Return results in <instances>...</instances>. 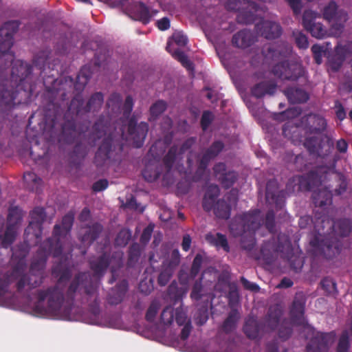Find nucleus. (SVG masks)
I'll return each instance as SVG.
<instances>
[{"label": "nucleus", "instance_id": "nucleus-21", "mask_svg": "<svg viewBox=\"0 0 352 352\" xmlns=\"http://www.w3.org/2000/svg\"><path fill=\"white\" fill-rule=\"evenodd\" d=\"M74 212H69L63 217L61 226L58 224L54 226L51 237L53 239L54 242L58 241L63 245L61 239L65 238L69 233L74 223Z\"/></svg>", "mask_w": 352, "mask_h": 352}, {"label": "nucleus", "instance_id": "nucleus-60", "mask_svg": "<svg viewBox=\"0 0 352 352\" xmlns=\"http://www.w3.org/2000/svg\"><path fill=\"white\" fill-rule=\"evenodd\" d=\"M224 144L221 141H215L206 151V153L208 154L212 158L217 157L219 153L223 149Z\"/></svg>", "mask_w": 352, "mask_h": 352}, {"label": "nucleus", "instance_id": "nucleus-42", "mask_svg": "<svg viewBox=\"0 0 352 352\" xmlns=\"http://www.w3.org/2000/svg\"><path fill=\"white\" fill-rule=\"evenodd\" d=\"M142 249L140 244L134 243L131 244L128 251L127 266L129 267H134L138 262Z\"/></svg>", "mask_w": 352, "mask_h": 352}, {"label": "nucleus", "instance_id": "nucleus-13", "mask_svg": "<svg viewBox=\"0 0 352 352\" xmlns=\"http://www.w3.org/2000/svg\"><path fill=\"white\" fill-rule=\"evenodd\" d=\"M322 16L326 21L333 23L332 30L340 34L342 32L344 24L349 19L347 12L343 9H339L334 1H331L324 7Z\"/></svg>", "mask_w": 352, "mask_h": 352}, {"label": "nucleus", "instance_id": "nucleus-62", "mask_svg": "<svg viewBox=\"0 0 352 352\" xmlns=\"http://www.w3.org/2000/svg\"><path fill=\"white\" fill-rule=\"evenodd\" d=\"M265 226L270 232H272L274 230L275 227V214L274 210H268L266 213Z\"/></svg>", "mask_w": 352, "mask_h": 352}, {"label": "nucleus", "instance_id": "nucleus-20", "mask_svg": "<svg viewBox=\"0 0 352 352\" xmlns=\"http://www.w3.org/2000/svg\"><path fill=\"white\" fill-rule=\"evenodd\" d=\"M213 170L215 177L226 189L231 188L236 182L238 177V174L236 171H227L226 164L222 162L215 164Z\"/></svg>", "mask_w": 352, "mask_h": 352}, {"label": "nucleus", "instance_id": "nucleus-17", "mask_svg": "<svg viewBox=\"0 0 352 352\" xmlns=\"http://www.w3.org/2000/svg\"><path fill=\"white\" fill-rule=\"evenodd\" d=\"M333 332H317L306 346L305 352H328L329 344L333 341Z\"/></svg>", "mask_w": 352, "mask_h": 352}, {"label": "nucleus", "instance_id": "nucleus-27", "mask_svg": "<svg viewBox=\"0 0 352 352\" xmlns=\"http://www.w3.org/2000/svg\"><path fill=\"white\" fill-rule=\"evenodd\" d=\"M128 290V282L122 280L112 288L107 296V302L112 305L120 304L124 299Z\"/></svg>", "mask_w": 352, "mask_h": 352}, {"label": "nucleus", "instance_id": "nucleus-26", "mask_svg": "<svg viewBox=\"0 0 352 352\" xmlns=\"http://www.w3.org/2000/svg\"><path fill=\"white\" fill-rule=\"evenodd\" d=\"M277 89L276 83L273 80L262 81L254 85L251 89L252 95L256 98H261L266 95L272 96Z\"/></svg>", "mask_w": 352, "mask_h": 352}, {"label": "nucleus", "instance_id": "nucleus-7", "mask_svg": "<svg viewBox=\"0 0 352 352\" xmlns=\"http://www.w3.org/2000/svg\"><path fill=\"white\" fill-rule=\"evenodd\" d=\"M301 124L302 126L292 122L285 123L282 129L283 135L293 142H302V128L307 134H321L326 130L327 123L324 117L310 113L302 118Z\"/></svg>", "mask_w": 352, "mask_h": 352}, {"label": "nucleus", "instance_id": "nucleus-28", "mask_svg": "<svg viewBox=\"0 0 352 352\" xmlns=\"http://www.w3.org/2000/svg\"><path fill=\"white\" fill-rule=\"evenodd\" d=\"M255 42L254 33L243 29L234 34L232 38V45L239 48H247Z\"/></svg>", "mask_w": 352, "mask_h": 352}, {"label": "nucleus", "instance_id": "nucleus-34", "mask_svg": "<svg viewBox=\"0 0 352 352\" xmlns=\"http://www.w3.org/2000/svg\"><path fill=\"white\" fill-rule=\"evenodd\" d=\"M259 6L256 3V8L253 9L247 8V5H244L241 10L238 12L236 20L238 23L243 24H252L254 23L257 19V14L256 12L258 10Z\"/></svg>", "mask_w": 352, "mask_h": 352}, {"label": "nucleus", "instance_id": "nucleus-41", "mask_svg": "<svg viewBox=\"0 0 352 352\" xmlns=\"http://www.w3.org/2000/svg\"><path fill=\"white\" fill-rule=\"evenodd\" d=\"M244 5H247L248 8H256V3L250 0H227L225 3V8L227 10L238 12Z\"/></svg>", "mask_w": 352, "mask_h": 352}, {"label": "nucleus", "instance_id": "nucleus-9", "mask_svg": "<svg viewBox=\"0 0 352 352\" xmlns=\"http://www.w3.org/2000/svg\"><path fill=\"white\" fill-rule=\"evenodd\" d=\"M25 268L22 263H18L13 267L11 272L5 273L0 278V300H1L8 291L9 285L14 280H16V287L18 292H22L28 286L30 289H34L41 285V280L31 281L30 276L25 274Z\"/></svg>", "mask_w": 352, "mask_h": 352}, {"label": "nucleus", "instance_id": "nucleus-52", "mask_svg": "<svg viewBox=\"0 0 352 352\" xmlns=\"http://www.w3.org/2000/svg\"><path fill=\"white\" fill-rule=\"evenodd\" d=\"M306 30L309 32L312 36L317 38H323L327 34V30L320 23H315L310 26V28H308Z\"/></svg>", "mask_w": 352, "mask_h": 352}, {"label": "nucleus", "instance_id": "nucleus-45", "mask_svg": "<svg viewBox=\"0 0 352 352\" xmlns=\"http://www.w3.org/2000/svg\"><path fill=\"white\" fill-rule=\"evenodd\" d=\"M177 146L173 145L169 148L167 153L164 157L163 163L168 172L170 171L173 167L175 162L177 159Z\"/></svg>", "mask_w": 352, "mask_h": 352}, {"label": "nucleus", "instance_id": "nucleus-31", "mask_svg": "<svg viewBox=\"0 0 352 352\" xmlns=\"http://www.w3.org/2000/svg\"><path fill=\"white\" fill-rule=\"evenodd\" d=\"M154 144H151L150 148L143 160L144 167L142 170V175L145 181L148 182H154V153L153 148Z\"/></svg>", "mask_w": 352, "mask_h": 352}, {"label": "nucleus", "instance_id": "nucleus-1", "mask_svg": "<svg viewBox=\"0 0 352 352\" xmlns=\"http://www.w3.org/2000/svg\"><path fill=\"white\" fill-rule=\"evenodd\" d=\"M51 54V50L46 48L39 51L33 59V64L40 70L45 87L43 120L52 129L58 125L62 140L70 143L74 142L78 133L76 117L98 112L104 102V96L102 92H96L85 104L81 94L91 77L92 72L89 66H83L75 80L70 76L55 78L54 74L46 76L47 65L49 69L54 71L50 65Z\"/></svg>", "mask_w": 352, "mask_h": 352}, {"label": "nucleus", "instance_id": "nucleus-58", "mask_svg": "<svg viewBox=\"0 0 352 352\" xmlns=\"http://www.w3.org/2000/svg\"><path fill=\"white\" fill-rule=\"evenodd\" d=\"M350 348L349 338L347 333H343L338 340L336 352H349Z\"/></svg>", "mask_w": 352, "mask_h": 352}, {"label": "nucleus", "instance_id": "nucleus-4", "mask_svg": "<svg viewBox=\"0 0 352 352\" xmlns=\"http://www.w3.org/2000/svg\"><path fill=\"white\" fill-rule=\"evenodd\" d=\"M45 122V130L48 131L50 133V137L53 139H57L58 142H63L66 144L68 142L62 140L61 129L57 125L56 129H52L47 125ZM78 133L75 137L74 142H70L72 144L80 138H83L82 142L80 140L76 142L74 146L73 153L74 155L80 158H85L89 151V148L96 146V142L102 137L106 135L101 144L99 145L94 158V163L98 168H102L109 165L111 162V159L113 154V149L117 146L120 147V150L123 149V140H124V126L123 125L119 127L117 131V127H114V131H111V126L110 124V119L108 116H100L91 126V131L87 135H85V131L78 129Z\"/></svg>", "mask_w": 352, "mask_h": 352}, {"label": "nucleus", "instance_id": "nucleus-16", "mask_svg": "<svg viewBox=\"0 0 352 352\" xmlns=\"http://www.w3.org/2000/svg\"><path fill=\"white\" fill-rule=\"evenodd\" d=\"M276 251L282 253L281 256L289 263L290 267L296 272L301 270L304 265L303 258L300 254H294L292 245L289 239L285 240L283 244L278 243Z\"/></svg>", "mask_w": 352, "mask_h": 352}, {"label": "nucleus", "instance_id": "nucleus-5", "mask_svg": "<svg viewBox=\"0 0 352 352\" xmlns=\"http://www.w3.org/2000/svg\"><path fill=\"white\" fill-rule=\"evenodd\" d=\"M328 168L325 166H318L309 171L306 175H295L287 183V189L289 192L298 191H312L311 198L316 207H322L332 202L333 193L327 188L315 190L320 186L326 177Z\"/></svg>", "mask_w": 352, "mask_h": 352}, {"label": "nucleus", "instance_id": "nucleus-47", "mask_svg": "<svg viewBox=\"0 0 352 352\" xmlns=\"http://www.w3.org/2000/svg\"><path fill=\"white\" fill-rule=\"evenodd\" d=\"M304 146L310 154L319 155L320 142L318 138L316 136L306 138L304 140Z\"/></svg>", "mask_w": 352, "mask_h": 352}, {"label": "nucleus", "instance_id": "nucleus-6", "mask_svg": "<svg viewBox=\"0 0 352 352\" xmlns=\"http://www.w3.org/2000/svg\"><path fill=\"white\" fill-rule=\"evenodd\" d=\"M261 224V212L254 210L236 215L230 222L229 229L234 236L241 237V248L251 251L256 245L255 232Z\"/></svg>", "mask_w": 352, "mask_h": 352}, {"label": "nucleus", "instance_id": "nucleus-10", "mask_svg": "<svg viewBox=\"0 0 352 352\" xmlns=\"http://www.w3.org/2000/svg\"><path fill=\"white\" fill-rule=\"evenodd\" d=\"M310 252L314 256H322L331 259L338 256L342 250V243L336 238L316 235L309 242Z\"/></svg>", "mask_w": 352, "mask_h": 352}, {"label": "nucleus", "instance_id": "nucleus-40", "mask_svg": "<svg viewBox=\"0 0 352 352\" xmlns=\"http://www.w3.org/2000/svg\"><path fill=\"white\" fill-rule=\"evenodd\" d=\"M131 14H134L136 19L146 23L149 21V12L146 5L142 2L135 3L130 9Z\"/></svg>", "mask_w": 352, "mask_h": 352}, {"label": "nucleus", "instance_id": "nucleus-63", "mask_svg": "<svg viewBox=\"0 0 352 352\" xmlns=\"http://www.w3.org/2000/svg\"><path fill=\"white\" fill-rule=\"evenodd\" d=\"M213 120V116L209 111H204L201 118V126L204 131L206 130Z\"/></svg>", "mask_w": 352, "mask_h": 352}, {"label": "nucleus", "instance_id": "nucleus-12", "mask_svg": "<svg viewBox=\"0 0 352 352\" xmlns=\"http://www.w3.org/2000/svg\"><path fill=\"white\" fill-rule=\"evenodd\" d=\"M123 255L122 252H115L112 254L111 256L107 252H104L100 256L89 260L90 268L94 272L95 276H102L110 264H112V271L115 268L121 267L123 265Z\"/></svg>", "mask_w": 352, "mask_h": 352}, {"label": "nucleus", "instance_id": "nucleus-59", "mask_svg": "<svg viewBox=\"0 0 352 352\" xmlns=\"http://www.w3.org/2000/svg\"><path fill=\"white\" fill-rule=\"evenodd\" d=\"M316 13L312 10H305L302 14V25L305 30L310 28V26L315 23L314 19Z\"/></svg>", "mask_w": 352, "mask_h": 352}, {"label": "nucleus", "instance_id": "nucleus-54", "mask_svg": "<svg viewBox=\"0 0 352 352\" xmlns=\"http://www.w3.org/2000/svg\"><path fill=\"white\" fill-rule=\"evenodd\" d=\"M173 57L178 60L182 66L187 69L192 67V63L188 59L187 55L181 50L177 49L172 53Z\"/></svg>", "mask_w": 352, "mask_h": 352}, {"label": "nucleus", "instance_id": "nucleus-39", "mask_svg": "<svg viewBox=\"0 0 352 352\" xmlns=\"http://www.w3.org/2000/svg\"><path fill=\"white\" fill-rule=\"evenodd\" d=\"M213 211L217 218L228 219L230 217L231 206L224 199H219L216 202Z\"/></svg>", "mask_w": 352, "mask_h": 352}, {"label": "nucleus", "instance_id": "nucleus-30", "mask_svg": "<svg viewBox=\"0 0 352 352\" xmlns=\"http://www.w3.org/2000/svg\"><path fill=\"white\" fill-rule=\"evenodd\" d=\"M305 301L302 298L296 296L290 309V317L292 322L297 325L304 323Z\"/></svg>", "mask_w": 352, "mask_h": 352}, {"label": "nucleus", "instance_id": "nucleus-36", "mask_svg": "<svg viewBox=\"0 0 352 352\" xmlns=\"http://www.w3.org/2000/svg\"><path fill=\"white\" fill-rule=\"evenodd\" d=\"M154 271V267L151 265L147 268L144 273V278L141 280L139 284V289L141 293L148 295L151 293L154 289V276L151 272Z\"/></svg>", "mask_w": 352, "mask_h": 352}, {"label": "nucleus", "instance_id": "nucleus-15", "mask_svg": "<svg viewBox=\"0 0 352 352\" xmlns=\"http://www.w3.org/2000/svg\"><path fill=\"white\" fill-rule=\"evenodd\" d=\"M138 118L133 114L128 122V132L135 148L142 146L148 131V124L145 122L138 123Z\"/></svg>", "mask_w": 352, "mask_h": 352}, {"label": "nucleus", "instance_id": "nucleus-53", "mask_svg": "<svg viewBox=\"0 0 352 352\" xmlns=\"http://www.w3.org/2000/svg\"><path fill=\"white\" fill-rule=\"evenodd\" d=\"M292 36L294 38L297 47L300 49H307L309 46L308 38L307 36L301 31L294 30Z\"/></svg>", "mask_w": 352, "mask_h": 352}, {"label": "nucleus", "instance_id": "nucleus-48", "mask_svg": "<svg viewBox=\"0 0 352 352\" xmlns=\"http://www.w3.org/2000/svg\"><path fill=\"white\" fill-rule=\"evenodd\" d=\"M22 219V212L17 206L10 207L8 210V224H14L16 227Z\"/></svg>", "mask_w": 352, "mask_h": 352}, {"label": "nucleus", "instance_id": "nucleus-44", "mask_svg": "<svg viewBox=\"0 0 352 352\" xmlns=\"http://www.w3.org/2000/svg\"><path fill=\"white\" fill-rule=\"evenodd\" d=\"M25 182L30 186L32 190L38 192L42 185L43 180L33 172H27L23 174Z\"/></svg>", "mask_w": 352, "mask_h": 352}, {"label": "nucleus", "instance_id": "nucleus-3", "mask_svg": "<svg viewBox=\"0 0 352 352\" xmlns=\"http://www.w3.org/2000/svg\"><path fill=\"white\" fill-rule=\"evenodd\" d=\"M19 25V21L12 20L0 28V63L5 60L4 67L12 65L10 78L0 82V111L6 113L21 104V100L18 99L21 91L29 94L35 91V85L30 82L32 65L21 60H14V54L10 52Z\"/></svg>", "mask_w": 352, "mask_h": 352}, {"label": "nucleus", "instance_id": "nucleus-8", "mask_svg": "<svg viewBox=\"0 0 352 352\" xmlns=\"http://www.w3.org/2000/svg\"><path fill=\"white\" fill-rule=\"evenodd\" d=\"M63 245L56 241H53V239L47 238L39 246L36 255L33 258L30 267V273L28 274L31 278V281L41 280V285L43 282L44 270L46 263L50 255L53 257H58L62 254ZM27 274V273H25Z\"/></svg>", "mask_w": 352, "mask_h": 352}, {"label": "nucleus", "instance_id": "nucleus-22", "mask_svg": "<svg viewBox=\"0 0 352 352\" xmlns=\"http://www.w3.org/2000/svg\"><path fill=\"white\" fill-rule=\"evenodd\" d=\"M258 34L267 39H274L282 34V28L279 23L271 21L262 20L255 25Z\"/></svg>", "mask_w": 352, "mask_h": 352}, {"label": "nucleus", "instance_id": "nucleus-64", "mask_svg": "<svg viewBox=\"0 0 352 352\" xmlns=\"http://www.w3.org/2000/svg\"><path fill=\"white\" fill-rule=\"evenodd\" d=\"M154 229V224L149 223V225L145 228L140 236V242L146 245L151 239V235Z\"/></svg>", "mask_w": 352, "mask_h": 352}, {"label": "nucleus", "instance_id": "nucleus-55", "mask_svg": "<svg viewBox=\"0 0 352 352\" xmlns=\"http://www.w3.org/2000/svg\"><path fill=\"white\" fill-rule=\"evenodd\" d=\"M203 263V256L200 254H197L195 256L190 270V276L191 278H195L199 272H200L201 265Z\"/></svg>", "mask_w": 352, "mask_h": 352}, {"label": "nucleus", "instance_id": "nucleus-29", "mask_svg": "<svg viewBox=\"0 0 352 352\" xmlns=\"http://www.w3.org/2000/svg\"><path fill=\"white\" fill-rule=\"evenodd\" d=\"M220 193V189L216 184H210L205 192L202 200V207L206 212H210L216 204V200Z\"/></svg>", "mask_w": 352, "mask_h": 352}, {"label": "nucleus", "instance_id": "nucleus-32", "mask_svg": "<svg viewBox=\"0 0 352 352\" xmlns=\"http://www.w3.org/2000/svg\"><path fill=\"white\" fill-rule=\"evenodd\" d=\"M186 292V287H179L177 283L173 280L167 288L165 298L175 304L183 298Z\"/></svg>", "mask_w": 352, "mask_h": 352}, {"label": "nucleus", "instance_id": "nucleus-24", "mask_svg": "<svg viewBox=\"0 0 352 352\" xmlns=\"http://www.w3.org/2000/svg\"><path fill=\"white\" fill-rule=\"evenodd\" d=\"M263 323L254 316H249L243 327V331L250 340H256L259 338L263 329Z\"/></svg>", "mask_w": 352, "mask_h": 352}, {"label": "nucleus", "instance_id": "nucleus-51", "mask_svg": "<svg viewBox=\"0 0 352 352\" xmlns=\"http://www.w3.org/2000/svg\"><path fill=\"white\" fill-rule=\"evenodd\" d=\"M236 326V318L234 314L230 313L223 322L221 330L226 334L232 332Z\"/></svg>", "mask_w": 352, "mask_h": 352}, {"label": "nucleus", "instance_id": "nucleus-25", "mask_svg": "<svg viewBox=\"0 0 352 352\" xmlns=\"http://www.w3.org/2000/svg\"><path fill=\"white\" fill-rule=\"evenodd\" d=\"M174 317L179 326L185 325L188 320H190L188 318L186 313L181 307L177 308L174 312L172 310L164 309L161 315L162 320L166 324H170Z\"/></svg>", "mask_w": 352, "mask_h": 352}, {"label": "nucleus", "instance_id": "nucleus-38", "mask_svg": "<svg viewBox=\"0 0 352 352\" xmlns=\"http://www.w3.org/2000/svg\"><path fill=\"white\" fill-rule=\"evenodd\" d=\"M206 240L211 245L217 248H221L226 252H230V246L226 235L217 232L216 234L208 233L206 235Z\"/></svg>", "mask_w": 352, "mask_h": 352}, {"label": "nucleus", "instance_id": "nucleus-50", "mask_svg": "<svg viewBox=\"0 0 352 352\" xmlns=\"http://www.w3.org/2000/svg\"><path fill=\"white\" fill-rule=\"evenodd\" d=\"M131 238V232L129 229L123 228L118 233L115 244L117 246L124 247L126 245Z\"/></svg>", "mask_w": 352, "mask_h": 352}, {"label": "nucleus", "instance_id": "nucleus-49", "mask_svg": "<svg viewBox=\"0 0 352 352\" xmlns=\"http://www.w3.org/2000/svg\"><path fill=\"white\" fill-rule=\"evenodd\" d=\"M294 168L297 171H305L310 168L311 163L307 157L302 154H298L295 157L294 161Z\"/></svg>", "mask_w": 352, "mask_h": 352}, {"label": "nucleus", "instance_id": "nucleus-18", "mask_svg": "<svg viewBox=\"0 0 352 352\" xmlns=\"http://www.w3.org/2000/svg\"><path fill=\"white\" fill-rule=\"evenodd\" d=\"M31 221L25 230V234H33L36 239H39L42 235L43 223L46 218V212L43 207H36L30 212Z\"/></svg>", "mask_w": 352, "mask_h": 352}, {"label": "nucleus", "instance_id": "nucleus-57", "mask_svg": "<svg viewBox=\"0 0 352 352\" xmlns=\"http://www.w3.org/2000/svg\"><path fill=\"white\" fill-rule=\"evenodd\" d=\"M202 279L203 277L201 276L195 282L190 293V298L196 301L199 300L202 297Z\"/></svg>", "mask_w": 352, "mask_h": 352}, {"label": "nucleus", "instance_id": "nucleus-43", "mask_svg": "<svg viewBox=\"0 0 352 352\" xmlns=\"http://www.w3.org/2000/svg\"><path fill=\"white\" fill-rule=\"evenodd\" d=\"M17 234V227L14 224H8L4 235L2 236L1 245L4 248L10 247L15 241Z\"/></svg>", "mask_w": 352, "mask_h": 352}, {"label": "nucleus", "instance_id": "nucleus-37", "mask_svg": "<svg viewBox=\"0 0 352 352\" xmlns=\"http://www.w3.org/2000/svg\"><path fill=\"white\" fill-rule=\"evenodd\" d=\"M146 320L150 322L149 327H145L141 331V335L151 340H154V328L153 322H154V300L150 303L149 307L146 314Z\"/></svg>", "mask_w": 352, "mask_h": 352}, {"label": "nucleus", "instance_id": "nucleus-23", "mask_svg": "<svg viewBox=\"0 0 352 352\" xmlns=\"http://www.w3.org/2000/svg\"><path fill=\"white\" fill-rule=\"evenodd\" d=\"M81 230H84V232L80 233L79 240L85 245L90 246L99 238L103 230V226L98 222H95L91 225L85 226Z\"/></svg>", "mask_w": 352, "mask_h": 352}, {"label": "nucleus", "instance_id": "nucleus-11", "mask_svg": "<svg viewBox=\"0 0 352 352\" xmlns=\"http://www.w3.org/2000/svg\"><path fill=\"white\" fill-rule=\"evenodd\" d=\"M272 74L282 80L297 81L304 78L306 71L302 65L295 60H283L275 64Z\"/></svg>", "mask_w": 352, "mask_h": 352}, {"label": "nucleus", "instance_id": "nucleus-61", "mask_svg": "<svg viewBox=\"0 0 352 352\" xmlns=\"http://www.w3.org/2000/svg\"><path fill=\"white\" fill-rule=\"evenodd\" d=\"M122 102V97L118 93H113L109 96L108 100L107 101V106L109 108H112L113 110L116 108H120V106Z\"/></svg>", "mask_w": 352, "mask_h": 352}, {"label": "nucleus", "instance_id": "nucleus-2", "mask_svg": "<svg viewBox=\"0 0 352 352\" xmlns=\"http://www.w3.org/2000/svg\"><path fill=\"white\" fill-rule=\"evenodd\" d=\"M52 274L57 278L56 283L36 292L37 302L34 311L37 314L58 318L69 316L76 296L82 289L89 299H93L95 304L98 303V284L93 282L89 272L77 273L67 285L72 278V271L59 262L52 267Z\"/></svg>", "mask_w": 352, "mask_h": 352}, {"label": "nucleus", "instance_id": "nucleus-19", "mask_svg": "<svg viewBox=\"0 0 352 352\" xmlns=\"http://www.w3.org/2000/svg\"><path fill=\"white\" fill-rule=\"evenodd\" d=\"M289 193L287 189L279 190L278 182L274 179L269 180L266 184L265 199L269 204H273L276 208H281L285 204V193Z\"/></svg>", "mask_w": 352, "mask_h": 352}, {"label": "nucleus", "instance_id": "nucleus-56", "mask_svg": "<svg viewBox=\"0 0 352 352\" xmlns=\"http://www.w3.org/2000/svg\"><path fill=\"white\" fill-rule=\"evenodd\" d=\"M322 289L328 294H333L336 292V283L329 277H324L320 281Z\"/></svg>", "mask_w": 352, "mask_h": 352}, {"label": "nucleus", "instance_id": "nucleus-33", "mask_svg": "<svg viewBox=\"0 0 352 352\" xmlns=\"http://www.w3.org/2000/svg\"><path fill=\"white\" fill-rule=\"evenodd\" d=\"M285 94L289 101L294 104L306 102L309 98L308 93L302 89L289 87L285 90Z\"/></svg>", "mask_w": 352, "mask_h": 352}, {"label": "nucleus", "instance_id": "nucleus-35", "mask_svg": "<svg viewBox=\"0 0 352 352\" xmlns=\"http://www.w3.org/2000/svg\"><path fill=\"white\" fill-rule=\"evenodd\" d=\"M333 229L337 235L346 237L352 232V219L350 218H340L333 222Z\"/></svg>", "mask_w": 352, "mask_h": 352}, {"label": "nucleus", "instance_id": "nucleus-14", "mask_svg": "<svg viewBox=\"0 0 352 352\" xmlns=\"http://www.w3.org/2000/svg\"><path fill=\"white\" fill-rule=\"evenodd\" d=\"M180 263V254L177 249L173 250L162 263V270L158 276L157 283L161 286L166 285Z\"/></svg>", "mask_w": 352, "mask_h": 352}, {"label": "nucleus", "instance_id": "nucleus-46", "mask_svg": "<svg viewBox=\"0 0 352 352\" xmlns=\"http://www.w3.org/2000/svg\"><path fill=\"white\" fill-rule=\"evenodd\" d=\"M208 154L204 153L201 160H199L198 168L195 172L194 178L195 181H198L201 179L210 161L212 160Z\"/></svg>", "mask_w": 352, "mask_h": 352}]
</instances>
